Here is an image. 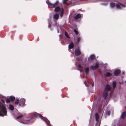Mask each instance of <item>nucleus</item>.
Returning a JSON list of instances; mask_svg holds the SVG:
<instances>
[{"mask_svg":"<svg viewBox=\"0 0 126 126\" xmlns=\"http://www.w3.org/2000/svg\"><path fill=\"white\" fill-rule=\"evenodd\" d=\"M22 116L23 115H21L17 116L16 119L20 122L24 124H28L32 122V121H30V120L21 119V118Z\"/></svg>","mask_w":126,"mask_h":126,"instance_id":"f03ea898","label":"nucleus"},{"mask_svg":"<svg viewBox=\"0 0 126 126\" xmlns=\"http://www.w3.org/2000/svg\"><path fill=\"white\" fill-rule=\"evenodd\" d=\"M9 109L11 110H13L14 109L13 106L12 105H9Z\"/></svg>","mask_w":126,"mask_h":126,"instance_id":"aec40b11","label":"nucleus"},{"mask_svg":"<svg viewBox=\"0 0 126 126\" xmlns=\"http://www.w3.org/2000/svg\"><path fill=\"white\" fill-rule=\"evenodd\" d=\"M74 31L75 33L77 35H78L79 34L78 31L76 29H75L74 30Z\"/></svg>","mask_w":126,"mask_h":126,"instance_id":"c85d7f7f","label":"nucleus"},{"mask_svg":"<svg viewBox=\"0 0 126 126\" xmlns=\"http://www.w3.org/2000/svg\"><path fill=\"white\" fill-rule=\"evenodd\" d=\"M32 114L33 116H39L41 119L43 120L47 124L48 126H52V125H50L49 123H47L46 122V120L47 119L46 118L43 117L41 115L37 113L36 112H34L32 113Z\"/></svg>","mask_w":126,"mask_h":126,"instance_id":"7ed1b4c3","label":"nucleus"},{"mask_svg":"<svg viewBox=\"0 0 126 126\" xmlns=\"http://www.w3.org/2000/svg\"><path fill=\"white\" fill-rule=\"evenodd\" d=\"M111 88L108 85H106L105 90H104L103 94V97L104 99H105L107 95V92L110 91Z\"/></svg>","mask_w":126,"mask_h":126,"instance_id":"20e7f679","label":"nucleus"},{"mask_svg":"<svg viewBox=\"0 0 126 126\" xmlns=\"http://www.w3.org/2000/svg\"><path fill=\"white\" fill-rule=\"evenodd\" d=\"M120 73V71L119 70H117L115 71L114 73V75L117 76Z\"/></svg>","mask_w":126,"mask_h":126,"instance_id":"ddd939ff","label":"nucleus"},{"mask_svg":"<svg viewBox=\"0 0 126 126\" xmlns=\"http://www.w3.org/2000/svg\"><path fill=\"white\" fill-rule=\"evenodd\" d=\"M3 96L1 94H0V97H2Z\"/></svg>","mask_w":126,"mask_h":126,"instance_id":"f704fd0d","label":"nucleus"},{"mask_svg":"<svg viewBox=\"0 0 126 126\" xmlns=\"http://www.w3.org/2000/svg\"><path fill=\"white\" fill-rule=\"evenodd\" d=\"M76 63H77V62H76V63H75V65H76Z\"/></svg>","mask_w":126,"mask_h":126,"instance_id":"4c0bfd02","label":"nucleus"},{"mask_svg":"<svg viewBox=\"0 0 126 126\" xmlns=\"http://www.w3.org/2000/svg\"><path fill=\"white\" fill-rule=\"evenodd\" d=\"M125 108L126 109V107H125Z\"/></svg>","mask_w":126,"mask_h":126,"instance_id":"ea45409f","label":"nucleus"},{"mask_svg":"<svg viewBox=\"0 0 126 126\" xmlns=\"http://www.w3.org/2000/svg\"><path fill=\"white\" fill-rule=\"evenodd\" d=\"M110 114V112L109 111H107L106 112V115H109Z\"/></svg>","mask_w":126,"mask_h":126,"instance_id":"7c9ffc66","label":"nucleus"},{"mask_svg":"<svg viewBox=\"0 0 126 126\" xmlns=\"http://www.w3.org/2000/svg\"><path fill=\"white\" fill-rule=\"evenodd\" d=\"M68 0H63V3L64 4H65L66 3V2Z\"/></svg>","mask_w":126,"mask_h":126,"instance_id":"473e14b6","label":"nucleus"},{"mask_svg":"<svg viewBox=\"0 0 126 126\" xmlns=\"http://www.w3.org/2000/svg\"><path fill=\"white\" fill-rule=\"evenodd\" d=\"M95 58V56L94 55H92L89 57L88 58V60L89 62H90L92 61Z\"/></svg>","mask_w":126,"mask_h":126,"instance_id":"9b49d317","label":"nucleus"},{"mask_svg":"<svg viewBox=\"0 0 126 126\" xmlns=\"http://www.w3.org/2000/svg\"><path fill=\"white\" fill-rule=\"evenodd\" d=\"M10 98L11 101H13L15 99V97L14 96H11L10 97Z\"/></svg>","mask_w":126,"mask_h":126,"instance_id":"bb28decb","label":"nucleus"},{"mask_svg":"<svg viewBox=\"0 0 126 126\" xmlns=\"http://www.w3.org/2000/svg\"><path fill=\"white\" fill-rule=\"evenodd\" d=\"M60 8L58 7L55 8L54 9V11L56 12H59L60 10Z\"/></svg>","mask_w":126,"mask_h":126,"instance_id":"2eb2a0df","label":"nucleus"},{"mask_svg":"<svg viewBox=\"0 0 126 126\" xmlns=\"http://www.w3.org/2000/svg\"><path fill=\"white\" fill-rule=\"evenodd\" d=\"M51 17H50V19H49L48 20V22H49V20H50V22L51 23Z\"/></svg>","mask_w":126,"mask_h":126,"instance_id":"72a5a7b5","label":"nucleus"},{"mask_svg":"<svg viewBox=\"0 0 126 126\" xmlns=\"http://www.w3.org/2000/svg\"><path fill=\"white\" fill-rule=\"evenodd\" d=\"M123 74H125L124 73V72H123Z\"/></svg>","mask_w":126,"mask_h":126,"instance_id":"e433bc0d","label":"nucleus"},{"mask_svg":"<svg viewBox=\"0 0 126 126\" xmlns=\"http://www.w3.org/2000/svg\"><path fill=\"white\" fill-rule=\"evenodd\" d=\"M126 115V112H123L121 115V118L122 119H123L125 118Z\"/></svg>","mask_w":126,"mask_h":126,"instance_id":"f3484780","label":"nucleus"},{"mask_svg":"<svg viewBox=\"0 0 126 126\" xmlns=\"http://www.w3.org/2000/svg\"><path fill=\"white\" fill-rule=\"evenodd\" d=\"M10 102V100L9 99H7L6 100V103H8Z\"/></svg>","mask_w":126,"mask_h":126,"instance_id":"2f4dec72","label":"nucleus"},{"mask_svg":"<svg viewBox=\"0 0 126 126\" xmlns=\"http://www.w3.org/2000/svg\"><path fill=\"white\" fill-rule=\"evenodd\" d=\"M19 98H17L16 99V101H15V103L18 104L19 103Z\"/></svg>","mask_w":126,"mask_h":126,"instance_id":"393cba45","label":"nucleus"},{"mask_svg":"<svg viewBox=\"0 0 126 126\" xmlns=\"http://www.w3.org/2000/svg\"><path fill=\"white\" fill-rule=\"evenodd\" d=\"M74 47V44L73 43L71 42V43L69 44L68 46L69 48L70 49Z\"/></svg>","mask_w":126,"mask_h":126,"instance_id":"dca6fc26","label":"nucleus"},{"mask_svg":"<svg viewBox=\"0 0 126 126\" xmlns=\"http://www.w3.org/2000/svg\"><path fill=\"white\" fill-rule=\"evenodd\" d=\"M78 69L80 71V72H82V67L80 65H79L78 66Z\"/></svg>","mask_w":126,"mask_h":126,"instance_id":"6ab92c4d","label":"nucleus"},{"mask_svg":"<svg viewBox=\"0 0 126 126\" xmlns=\"http://www.w3.org/2000/svg\"><path fill=\"white\" fill-rule=\"evenodd\" d=\"M115 6V4L113 2H111L110 4V7L112 8H113Z\"/></svg>","mask_w":126,"mask_h":126,"instance_id":"412c9836","label":"nucleus"},{"mask_svg":"<svg viewBox=\"0 0 126 126\" xmlns=\"http://www.w3.org/2000/svg\"><path fill=\"white\" fill-rule=\"evenodd\" d=\"M106 75L107 76H109L111 75V74L109 72H107Z\"/></svg>","mask_w":126,"mask_h":126,"instance_id":"cd10ccee","label":"nucleus"},{"mask_svg":"<svg viewBox=\"0 0 126 126\" xmlns=\"http://www.w3.org/2000/svg\"><path fill=\"white\" fill-rule=\"evenodd\" d=\"M65 36L68 38H69L70 37L69 36L68 34H67L66 32H65Z\"/></svg>","mask_w":126,"mask_h":126,"instance_id":"c756f323","label":"nucleus"},{"mask_svg":"<svg viewBox=\"0 0 126 126\" xmlns=\"http://www.w3.org/2000/svg\"><path fill=\"white\" fill-rule=\"evenodd\" d=\"M55 25L57 26V32L58 33H60L61 34H62L63 31L64 29L63 26L59 25H57V23L56 21L55 22Z\"/></svg>","mask_w":126,"mask_h":126,"instance_id":"39448f33","label":"nucleus"},{"mask_svg":"<svg viewBox=\"0 0 126 126\" xmlns=\"http://www.w3.org/2000/svg\"><path fill=\"white\" fill-rule=\"evenodd\" d=\"M112 85L113 86V88L114 89H115V88L116 84V82L115 81H114L112 83Z\"/></svg>","mask_w":126,"mask_h":126,"instance_id":"5701e85b","label":"nucleus"},{"mask_svg":"<svg viewBox=\"0 0 126 126\" xmlns=\"http://www.w3.org/2000/svg\"><path fill=\"white\" fill-rule=\"evenodd\" d=\"M54 19L58 20L59 18V15L57 14H55L53 16Z\"/></svg>","mask_w":126,"mask_h":126,"instance_id":"4468645a","label":"nucleus"},{"mask_svg":"<svg viewBox=\"0 0 126 126\" xmlns=\"http://www.w3.org/2000/svg\"><path fill=\"white\" fill-rule=\"evenodd\" d=\"M95 119L96 121V123L95 126H99L100 124V119L99 118V115L97 113H96L95 114Z\"/></svg>","mask_w":126,"mask_h":126,"instance_id":"423d86ee","label":"nucleus"},{"mask_svg":"<svg viewBox=\"0 0 126 126\" xmlns=\"http://www.w3.org/2000/svg\"><path fill=\"white\" fill-rule=\"evenodd\" d=\"M81 17V15L80 14H78L75 17V19H77Z\"/></svg>","mask_w":126,"mask_h":126,"instance_id":"a211bd4d","label":"nucleus"},{"mask_svg":"<svg viewBox=\"0 0 126 126\" xmlns=\"http://www.w3.org/2000/svg\"><path fill=\"white\" fill-rule=\"evenodd\" d=\"M85 84L86 85L85 83L84 82Z\"/></svg>","mask_w":126,"mask_h":126,"instance_id":"58836bf2","label":"nucleus"},{"mask_svg":"<svg viewBox=\"0 0 126 126\" xmlns=\"http://www.w3.org/2000/svg\"><path fill=\"white\" fill-rule=\"evenodd\" d=\"M99 64V63L98 62H97L95 63V65L91 66V68L93 70H94L98 68Z\"/></svg>","mask_w":126,"mask_h":126,"instance_id":"9d476101","label":"nucleus"},{"mask_svg":"<svg viewBox=\"0 0 126 126\" xmlns=\"http://www.w3.org/2000/svg\"><path fill=\"white\" fill-rule=\"evenodd\" d=\"M64 13V10L63 8L61 9V14H60V16L61 17H62Z\"/></svg>","mask_w":126,"mask_h":126,"instance_id":"4be33fe9","label":"nucleus"},{"mask_svg":"<svg viewBox=\"0 0 126 126\" xmlns=\"http://www.w3.org/2000/svg\"><path fill=\"white\" fill-rule=\"evenodd\" d=\"M25 99L23 98H21L20 99L19 105L21 107H23L26 105L25 103Z\"/></svg>","mask_w":126,"mask_h":126,"instance_id":"6e6552de","label":"nucleus"},{"mask_svg":"<svg viewBox=\"0 0 126 126\" xmlns=\"http://www.w3.org/2000/svg\"><path fill=\"white\" fill-rule=\"evenodd\" d=\"M7 111L5 106L0 102V116H3L7 115Z\"/></svg>","mask_w":126,"mask_h":126,"instance_id":"f257e3e1","label":"nucleus"},{"mask_svg":"<svg viewBox=\"0 0 126 126\" xmlns=\"http://www.w3.org/2000/svg\"><path fill=\"white\" fill-rule=\"evenodd\" d=\"M80 54V52L79 49H76L75 51V55L76 56L79 55Z\"/></svg>","mask_w":126,"mask_h":126,"instance_id":"f8f14e48","label":"nucleus"},{"mask_svg":"<svg viewBox=\"0 0 126 126\" xmlns=\"http://www.w3.org/2000/svg\"><path fill=\"white\" fill-rule=\"evenodd\" d=\"M125 6V4L121 3L117 4H116V8L117 9H120L124 8Z\"/></svg>","mask_w":126,"mask_h":126,"instance_id":"1a4fd4ad","label":"nucleus"},{"mask_svg":"<svg viewBox=\"0 0 126 126\" xmlns=\"http://www.w3.org/2000/svg\"><path fill=\"white\" fill-rule=\"evenodd\" d=\"M104 104H102V105H101L102 106H103H103H104Z\"/></svg>","mask_w":126,"mask_h":126,"instance_id":"c9c22d12","label":"nucleus"},{"mask_svg":"<svg viewBox=\"0 0 126 126\" xmlns=\"http://www.w3.org/2000/svg\"><path fill=\"white\" fill-rule=\"evenodd\" d=\"M89 71V68L88 67L87 68H86L85 70V72L86 74L88 73Z\"/></svg>","mask_w":126,"mask_h":126,"instance_id":"a878e982","label":"nucleus"},{"mask_svg":"<svg viewBox=\"0 0 126 126\" xmlns=\"http://www.w3.org/2000/svg\"><path fill=\"white\" fill-rule=\"evenodd\" d=\"M46 2L49 7L54 8L58 4L59 1H57L54 4H53L50 3L49 0H47L46 1Z\"/></svg>","mask_w":126,"mask_h":126,"instance_id":"0eeeda50","label":"nucleus"},{"mask_svg":"<svg viewBox=\"0 0 126 126\" xmlns=\"http://www.w3.org/2000/svg\"><path fill=\"white\" fill-rule=\"evenodd\" d=\"M81 37L79 36H78L77 37V42L78 43L81 40Z\"/></svg>","mask_w":126,"mask_h":126,"instance_id":"b1692460","label":"nucleus"}]
</instances>
